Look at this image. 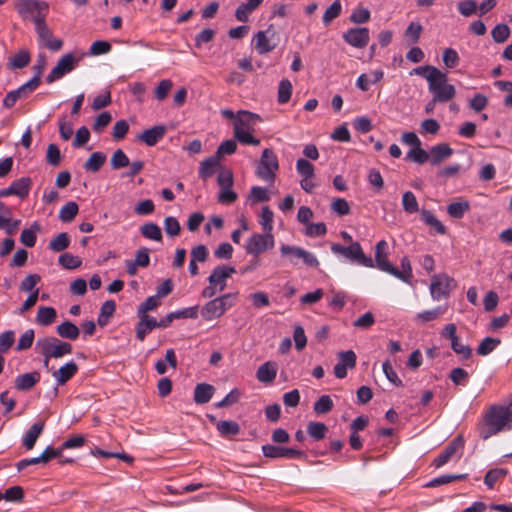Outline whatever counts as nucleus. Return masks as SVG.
Wrapping results in <instances>:
<instances>
[{"label":"nucleus","instance_id":"nucleus-61","mask_svg":"<svg viewBox=\"0 0 512 512\" xmlns=\"http://www.w3.org/2000/svg\"><path fill=\"white\" fill-rule=\"evenodd\" d=\"M509 35L510 28L506 24H498L491 31V36L493 40L497 43L505 42L508 39Z\"/></svg>","mask_w":512,"mask_h":512},{"label":"nucleus","instance_id":"nucleus-51","mask_svg":"<svg viewBox=\"0 0 512 512\" xmlns=\"http://www.w3.org/2000/svg\"><path fill=\"white\" fill-rule=\"evenodd\" d=\"M40 230V225L35 222L30 229H24L20 235L21 243L26 247H33L36 243V231Z\"/></svg>","mask_w":512,"mask_h":512},{"label":"nucleus","instance_id":"nucleus-33","mask_svg":"<svg viewBox=\"0 0 512 512\" xmlns=\"http://www.w3.org/2000/svg\"><path fill=\"white\" fill-rule=\"evenodd\" d=\"M57 334L68 340H76L80 335L79 328L71 321H64L56 327Z\"/></svg>","mask_w":512,"mask_h":512},{"label":"nucleus","instance_id":"nucleus-41","mask_svg":"<svg viewBox=\"0 0 512 512\" xmlns=\"http://www.w3.org/2000/svg\"><path fill=\"white\" fill-rule=\"evenodd\" d=\"M70 245V236L66 232H61L49 242V249L53 252H61Z\"/></svg>","mask_w":512,"mask_h":512},{"label":"nucleus","instance_id":"nucleus-62","mask_svg":"<svg viewBox=\"0 0 512 512\" xmlns=\"http://www.w3.org/2000/svg\"><path fill=\"white\" fill-rule=\"evenodd\" d=\"M449 379L455 385L465 386L468 382L469 374L463 368L457 367V368H454L451 370V372L449 374Z\"/></svg>","mask_w":512,"mask_h":512},{"label":"nucleus","instance_id":"nucleus-30","mask_svg":"<svg viewBox=\"0 0 512 512\" xmlns=\"http://www.w3.org/2000/svg\"><path fill=\"white\" fill-rule=\"evenodd\" d=\"M44 429V422L38 421L34 423L23 437V445L27 450H31Z\"/></svg>","mask_w":512,"mask_h":512},{"label":"nucleus","instance_id":"nucleus-43","mask_svg":"<svg viewBox=\"0 0 512 512\" xmlns=\"http://www.w3.org/2000/svg\"><path fill=\"white\" fill-rule=\"evenodd\" d=\"M140 232L143 237L154 240L161 241L162 240V232L160 227L155 223H145L140 227Z\"/></svg>","mask_w":512,"mask_h":512},{"label":"nucleus","instance_id":"nucleus-20","mask_svg":"<svg viewBox=\"0 0 512 512\" xmlns=\"http://www.w3.org/2000/svg\"><path fill=\"white\" fill-rule=\"evenodd\" d=\"M20 225V220H11V211L3 203L0 202V229H3L8 235L16 233Z\"/></svg>","mask_w":512,"mask_h":512},{"label":"nucleus","instance_id":"nucleus-47","mask_svg":"<svg viewBox=\"0 0 512 512\" xmlns=\"http://www.w3.org/2000/svg\"><path fill=\"white\" fill-rule=\"evenodd\" d=\"M334 407L333 400L329 395H322L313 406L314 412L317 415H324L329 413Z\"/></svg>","mask_w":512,"mask_h":512},{"label":"nucleus","instance_id":"nucleus-11","mask_svg":"<svg viewBox=\"0 0 512 512\" xmlns=\"http://www.w3.org/2000/svg\"><path fill=\"white\" fill-rule=\"evenodd\" d=\"M274 247V236L272 233L253 234L245 244V250L248 254L258 256L259 254Z\"/></svg>","mask_w":512,"mask_h":512},{"label":"nucleus","instance_id":"nucleus-60","mask_svg":"<svg viewBox=\"0 0 512 512\" xmlns=\"http://www.w3.org/2000/svg\"><path fill=\"white\" fill-rule=\"evenodd\" d=\"M296 170L301 177L313 178L315 175L313 164L303 158L297 160Z\"/></svg>","mask_w":512,"mask_h":512},{"label":"nucleus","instance_id":"nucleus-38","mask_svg":"<svg viewBox=\"0 0 512 512\" xmlns=\"http://www.w3.org/2000/svg\"><path fill=\"white\" fill-rule=\"evenodd\" d=\"M31 183L32 182L29 177H22L16 181H14L10 185L13 195H16L20 198L27 197L29 194V191H30Z\"/></svg>","mask_w":512,"mask_h":512},{"label":"nucleus","instance_id":"nucleus-64","mask_svg":"<svg viewBox=\"0 0 512 512\" xmlns=\"http://www.w3.org/2000/svg\"><path fill=\"white\" fill-rule=\"evenodd\" d=\"M164 229L167 235L176 237L180 234L181 226L175 217L168 216L164 219Z\"/></svg>","mask_w":512,"mask_h":512},{"label":"nucleus","instance_id":"nucleus-39","mask_svg":"<svg viewBox=\"0 0 512 512\" xmlns=\"http://www.w3.org/2000/svg\"><path fill=\"white\" fill-rule=\"evenodd\" d=\"M469 210L470 204L468 201L453 202L447 207V213L455 219H461Z\"/></svg>","mask_w":512,"mask_h":512},{"label":"nucleus","instance_id":"nucleus-19","mask_svg":"<svg viewBox=\"0 0 512 512\" xmlns=\"http://www.w3.org/2000/svg\"><path fill=\"white\" fill-rule=\"evenodd\" d=\"M379 270L388 273L391 263L388 260V243L380 240L375 246V260L373 261Z\"/></svg>","mask_w":512,"mask_h":512},{"label":"nucleus","instance_id":"nucleus-50","mask_svg":"<svg viewBox=\"0 0 512 512\" xmlns=\"http://www.w3.org/2000/svg\"><path fill=\"white\" fill-rule=\"evenodd\" d=\"M115 309H116V304L113 300H107L102 304V306L100 308L99 317H98V324L101 327H103L107 324L108 318H110L114 314Z\"/></svg>","mask_w":512,"mask_h":512},{"label":"nucleus","instance_id":"nucleus-4","mask_svg":"<svg viewBox=\"0 0 512 512\" xmlns=\"http://www.w3.org/2000/svg\"><path fill=\"white\" fill-rule=\"evenodd\" d=\"M16 10L23 19H31L37 26L46 21L49 5L41 0H18Z\"/></svg>","mask_w":512,"mask_h":512},{"label":"nucleus","instance_id":"nucleus-63","mask_svg":"<svg viewBox=\"0 0 512 512\" xmlns=\"http://www.w3.org/2000/svg\"><path fill=\"white\" fill-rule=\"evenodd\" d=\"M443 63L447 68H455L458 66L460 58L457 51L453 48H446L442 55Z\"/></svg>","mask_w":512,"mask_h":512},{"label":"nucleus","instance_id":"nucleus-48","mask_svg":"<svg viewBox=\"0 0 512 512\" xmlns=\"http://www.w3.org/2000/svg\"><path fill=\"white\" fill-rule=\"evenodd\" d=\"M500 343L501 340L498 338L486 337L480 342L476 352L481 356H486L494 351Z\"/></svg>","mask_w":512,"mask_h":512},{"label":"nucleus","instance_id":"nucleus-40","mask_svg":"<svg viewBox=\"0 0 512 512\" xmlns=\"http://www.w3.org/2000/svg\"><path fill=\"white\" fill-rule=\"evenodd\" d=\"M79 207L76 202H67L59 212V219L64 223L71 222L78 214Z\"/></svg>","mask_w":512,"mask_h":512},{"label":"nucleus","instance_id":"nucleus-49","mask_svg":"<svg viewBox=\"0 0 512 512\" xmlns=\"http://www.w3.org/2000/svg\"><path fill=\"white\" fill-rule=\"evenodd\" d=\"M423 27L418 22H411L404 32V37L409 44H415L419 41Z\"/></svg>","mask_w":512,"mask_h":512},{"label":"nucleus","instance_id":"nucleus-44","mask_svg":"<svg viewBox=\"0 0 512 512\" xmlns=\"http://www.w3.org/2000/svg\"><path fill=\"white\" fill-rule=\"evenodd\" d=\"M30 60V53L27 50H21L9 59L8 65L12 69H22L29 64Z\"/></svg>","mask_w":512,"mask_h":512},{"label":"nucleus","instance_id":"nucleus-27","mask_svg":"<svg viewBox=\"0 0 512 512\" xmlns=\"http://www.w3.org/2000/svg\"><path fill=\"white\" fill-rule=\"evenodd\" d=\"M264 0H247L238 6L235 11V17L240 22H248L249 15L261 6Z\"/></svg>","mask_w":512,"mask_h":512},{"label":"nucleus","instance_id":"nucleus-29","mask_svg":"<svg viewBox=\"0 0 512 512\" xmlns=\"http://www.w3.org/2000/svg\"><path fill=\"white\" fill-rule=\"evenodd\" d=\"M215 393V388L211 384L199 383L194 388L193 400L196 404L208 403Z\"/></svg>","mask_w":512,"mask_h":512},{"label":"nucleus","instance_id":"nucleus-22","mask_svg":"<svg viewBox=\"0 0 512 512\" xmlns=\"http://www.w3.org/2000/svg\"><path fill=\"white\" fill-rule=\"evenodd\" d=\"M41 379L37 371L18 375L14 380V386L19 391H28L32 389Z\"/></svg>","mask_w":512,"mask_h":512},{"label":"nucleus","instance_id":"nucleus-45","mask_svg":"<svg viewBox=\"0 0 512 512\" xmlns=\"http://www.w3.org/2000/svg\"><path fill=\"white\" fill-rule=\"evenodd\" d=\"M328 432V427L322 422H309L307 425V433L314 440H322Z\"/></svg>","mask_w":512,"mask_h":512},{"label":"nucleus","instance_id":"nucleus-1","mask_svg":"<svg viewBox=\"0 0 512 512\" xmlns=\"http://www.w3.org/2000/svg\"><path fill=\"white\" fill-rule=\"evenodd\" d=\"M512 429V406L494 405L486 412L478 425L479 437L487 440L503 431Z\"/></svg>","mask_w":512,"mask_h":512},{"label":"nucleus","instance_id":"nucleus-6","mask_svg":"<svg viewBox=\"0 0 512 512\" xmlns=\"http://www.w3.org/2000/svg\"><path fill=\"white\" fill-rule=\"evenodd\" d=\"M331 251L336 255H342L352 262H356L364 267H374V262L371 257H367L361 245L358 242H352L349 246H342L334 243L331 245Z\"/></svg>","mask_w":512,"mask_h":512},{"label":"nucleus","instance_id":"nucleus-34","mask_svg":"<svg viewBox=\"0 0 512 512\" xmlns=\"http://www.w3.org/2000/svg\"><path fill=\"white\" fill-rule=\"evenodd\" d=\"M216 428L222 437H231L239 434L240 426L233 420H221L216 423Z\"/></svg>","mask_w":512,"mask_h":512},{"label":"nucleus","instance_id":"nucleus-31","mask_svg":"<svg viewBox=\"0 0 512 512\" xmlns=\"http://www.w3.org/2000/svg\"><path fill=\"white\" fill-rule=\"evenodd\" d=\"M57 311L50 306H40L36 314V322L40 326H49L55 322Z\"/></svg>","mask_w":512,"mask_h":512},{"label":"nucleus","instance_id":"nucleus-54","mask_svg":"<svg viewBox=\"0 0 512 512\" xmlns=\"http://www.w3.org/2000/svg\"><path fill=\"white\" fill-rule=\"evenodd\" d=\"M451 349L461 360H468L472 356V348L463 344L459 338L451 342Z\"/></svg>","mask_w":512,"mask_h":512},{"label":"nucleus","instance_id":"nucleus-8","mask_svg":"<svg viewBox=\"0 0 512 512\" xmlns=\"http://www.w3.org/2000/svg\"><path fill=\"white\" fill-rule=\"evenodd\" d=\"M252 43L258 54H268L277 47L279 36L274 30L273 25H269L266 30L258 31L254 35Z\"/></svg>","mask_w":512,"mask_h":512},{"label":"nucleus","instance_id":"nucleus-56","mask_svg":"<svg viewBox=\"0 0 512 512\" xmlns=\"http://www.w3.org/2000/svg\"><path fill=\"white\" fill-rule=\"evenodd\" d=\"M445 311H446V309L441 306L436 307L435 309H432V310H425L416 315V320H418L422 323H427V322L436 320Z\"/></svg>","mask_w":512,"mask_h":512},{"label":"nucleus","instance_id":"nucleus-23","mask_svg":"<svg viewBox=\"0 0 512 512\" xmlns=\"http://www.w3.org/2000/svg\"><path fill=\"white\" fill-rule=\"evenodd\" d=\"M78 371V365L74 361H69L59 369L53 371L52 376L58 385H63L69 381Z\"/></svg>","mask_w":512,"mask_h":512},{"label":"nucleus","instance_id":"nucleus-3","mask_svg":"<svg viewBox=\"0 0 512 512\" xmlns=\"http://www.w3.org/2000/svg\"><path fill=\"white\" fill-rule=\"evenodd\" d=\"M35 348L43 356V365L46 368L51 358L58 359L72 353V345L56 337L39 338Z\"/></svg>","mask_w":512,"mask_h":512},{"label":"nucleus","instance_id":"nucleus-57","mask_svg":"<svg viewBox=\"0 0 512 512\" xmlns=\"http://www.w3.org/2000/svg\"><path fill=\"white\" fill-rule=\"evenodd\" d=\"M406 157L417 164H424L429 160V152L422 149L421 146H418L411 148Z\"/></svg>","mask_w":512,"mask_h":512},{"label":"nucleus","instance_id":"nucleus-53","mask_svg":"<svg viewBox=\"0 0 512 512\" xmlns=\"http://www.w3.org/2000/svg\"><path fill=\"white\" fill-rule=\"evenodd\" d=\"M59 264L65 269H76L81 266L82 260L78 256H74L70 253H63L58 258Z\"/></svg>","mask_w":512,"mask_h":512},{"label":"nucleus","instance_id":"nucleus-10","mask_svg":"<svg viewBox=\"0 0 512 512\" xmlns=\"http://www.w3.org/2000/svg\"><path fill=\"white\" fill-rule=\"evenodd\" d=\"M80 61V58L75 57L72 53L63 55L57 62L56 66L46 76V82L51 84L66 74L72 72Z\"/></svg>","mask_w":512,"mask_h":512},{"label":"nucleus","instance_id":"nucleus-12","mask_svg":"<svg viewBox=\"0 0 512 512\" xmlns=\"http://www.w3.org/2000/svg\"><path fill=\"white\" fill-rule=\"evenodd\" d=\"M35 31L38 36L40 46L46 47L52 52L59 51L62 48L63 41L53 37V33L47 26L46 21L35 26Z\"/></svg>","mask_w":512,"mask_h":512},{"label":"nucleus","instance_id":"nucleus-36","mask_svg":"<svg viewBox=\"0 0 512 512\" xmlns=\"http://www.w3.org/2000/svg\"><path fill=\"white\" fill-rule=\"evenodd\" d=\"M421 219L426 225L433 228L436 233L441 235L446 234V227L439 219H437V217L432 212L428 210H423L421 212Z\"/></svg>","mask_w":512,"mask_h":512},{"label":"nucleus","instance_id":"nucleus-7","mask_svg":"<svg viewBox=\"0 0 512 512\" xmlns=\"http://www.w3.org/2000/svg\"><path fill=\"white\" fill-rule=\"evenodd\" d=\"M280 253L292 265H297L298 260H302L308 267L317 268L319 266L317 257L299 246L282 244L280 246Z\"/></svg>","mask_w":512,"mask_h":512},{"label":"nucleus","instance_id":"nucleus-59","mask_svg":"<svg viewBox=\"0 0 512 512\" xmlns=\"http://www.w3.org/2000/svg\"><path fill=\"white\" fill-rule=\"evenodd\" d=\"M403 209L407 213H415L419 210L418 202L415 195L411 191H406L402 196Z\"/></svg>","mask_w":512,"mask_h":512},{"label":"nucleus","instance_id":"nucleus-42","mask_svg":"<svg viewBox=\"0 0 512 512\" xmlns=\"http://www.w3.org/2000/svg\"><path fill=\"white\" fill-rule=\"evenodd\" d=\"M507 473V470L503 468L491 469L486 473L484 483L489 489H493L498 481H501L506 477Z\"/></svg>","mask_w":512,"mask_h":512},{"label":"nucleus","instance_id":"nucleus-9","mask_svg":"<svg viewBox=\"0 0 512 512\" xmlns=\"http://www.w3.org/2000/svg\"><path fill=\"white\" fill-rule=\"evenodd\" d=\"M455 288V280L447 274H436L431 278L430 294L434 300L448 298Z\"/></svg>","mask_w":512,"mask_h":512},{"label":"nucleus","instance_id":"nucleus-16","mask_svg":"<svg viewBox=\"0 0 512 512\" xmlns=\"http://www.w3.org/2000/svg\"><path fill=\"white\" fill-rule=\"evenodd\" d=\"M236 272L234 267L230 266H217L213 269L208 277L209 284L216 286L220 291L226 288L227 279Z\"/></svg>","mask_w":512,"mask_h":512},{"label":"nucleus","instance_id":"nucleus-46","mask_svg":"<svg viewBox=\"0 0 512 512\" xmlns=\"http://www.w3.org/2000/svg\"><path fill=\"white\" fill-rule=\"evenodd\" d=\"M293 86L290 80L283 79L280 81L278 86L277 101L279 104L287 103L292 94Z\"/></svg>","mask_w":512,"mask_h":512},{"label":"nucleus","instance_id":"nucleus-52","mask_svg":"<svg viewBox=\"0 0 512 512\" xmlns=\"http://www.w3.org/2000/svg\"><path fill=\"white\" fill-rule=\"evenodd\" d=\"M466 474H450V475H441L429 481L426 484V487H437L445 484H449L451 482L462 480L466 478Z\"/></svg>","mask_w":512,"mask_h":512},{"label":"nucleus","instance_id":"nucleus-58","mask_svg":"<svg viewBox=\"0 0 512 512\" xmlns=\"http://www.w3.org/2000/svg\"><path fill=\"white\" fill-rule=\"evenodd\" d=\"M1 500L5 499L6 501L11 502H20L24 496V490L21 486H12L9 487L4 493L0 492Z\"/></svg>","mask_w":512,"mask_h":512},{"label":"nucleus","instance_id":"nucleus-15","mask_svg":"<svg viewBox=\"0 0 512 512\" xmlns=\"http://www.w3.org/2000/svg\"><path fill=\"white\" fill-rule=\"evenodd\" d=\"M338 357L339 361L334 367V374L338 379H343L347 376V369L355 367L357 357L352 350L342 351Z\"/></svg>","mask_w":512,"mask_h":512},{"label":"nucleus","instance_id":"nucleus-32","mask_svg":"<svg viewBox=\"0 0 512 512\" xmlns=\"http://www.w3.org/2000/svg\"><path fill=\"white\" fill-rule=\"evenodd\" d=\"M219 167V157L218 156H210L203 160L200 163L199 167V176L203 180H206L213 176V174L216 172L217 168Z\"/></svg>","mask_w":512,"mask_h":512},{"label":"nucleus","instance_id":"nucleus-21","mask_svg":"<svg viewBox=\"0 0 512 512\" xmlns=\"http://www.w3.org/2000/svg\"><path fill=\"white\" fill-rule=\"evenodd\" d=\"M260 117L257 114L249 111H239L238 116L234 120V131L242 130H253L256 121H259Z\"/></svg>","mask_w":512,"mask_h":512},{"label":"nucleus","instance_id":"nucleus-2","mask_svg":"<svg viewBox=\"0 0 512 512\" xmlns=\"http://www.w3.org/2000/svg\"><path fill=\"white\" fill-rule=\"evenodd\" d=\"M428 90L440 103H446L452 100L456 95V89L448 83L447 74L439 69H433L432 74L426 77Z\"/></svg>","mask_w":512,"mask_h":512},{"label":"nucleus","instance_id":"nucleus-28","mask_svg":"<svg viewBox=\"0 0 512 512\" xmlns=\"http://www.w3.org/2000/svg\"><path fill=\"white\" fill-rule=\"evenodd\" d=\"M139 322L136 325V337L138 340L143 341L148 333L157 327V320L149 315L138 316Z\"/></svg>","mask_w":512,"mask_h":512},{"label":"nucleus","instance_id":"nucleus-55","mask_svg":"<svg viewBox=\"0 0 512 512\" xmlns=\"http://www.w3.org/2000/svg\"><path fill=\"white\" fill-rule=\"evenodd\" d=\"M110 164L114 170H118L128 166L130 161L122 149H117L110 159Z\"/></svg>","mask_w":512,"mask_h":512},{"label":"nucleus","instance_id":"nucleus-35","mask_svg":"<svg viewBox=\"0 0 512 512\" xmlns=\"http://www.w3.org/2000/svg\"><path fill=\"white\" fill-rule=\"evenodd\" d=\"M106 161V155L103 152H93L84 164V169L89 172H98Z\"/></svg>","mask_w":512,"mask_h":512},{"label":"nucleus","instance_id":"nucleus-24","mask_svg":"<svg viewBox=\"0 0 512 512\" xmlns=\"http://www.w3.org/2000/svg\"><path fill=\"white\" fill-rule=\"evenodd\" d=\"M388 274L396 277L397 279L407 284H410L411 279L413 278V273L409 258L407 256H404L401 259V270L397 269L395 266L391 264Z\"/></svg>","mask_w":512,"mask_h":512},{"label":"nucleus","instance_id":"nucleus-25","mask_svg":"<svg viewBox=\"0 0 512 512\" xmlns=\"http://www.w3.org/2000/svg\"><path fill=\"white\" fill-rule=\"evenodd\" d=\"M453 154V149L446 143L437 144L431 147L429 160L432 165H439L443 160Z\"/></svg>","mask_w":512,"mask_h":512},{"label":"nucleus","instance_id":"nucleus-14","mask_svg":"<svg viewBox=\"0 0 512 512\" xmlns=\"http://www.w3.org/2000/svg\"><path fill=\"white\" fill-rule=\"evenodd\" d=\"M262 452L265 457L268 458H288V459H294V458H300L304 457L305 453L303 451L294 449V448H285V447H278L271 444H266L262 446Z\"/></svg>","mask_w":512,"mask_h":512},{"label":"nucleus","instance_id":"nucleus-18","mask_svg":"<svg viewBox=\"0 0 512 512\" xmlns=\"http://www.w3.org/2000/svg\"><path fill=\"white\" fill-rule=\"evenodd\" d=\"M166 127L164 125H156L152 128L144 130L137 138L139 141L145 143L147 146H155L166 134Z\"/></svg>","mask_w":512,"mask_h":512},{"label":"nucleus","instance_id":"nucleus-5","mask_svg":"<svg viewBox=\"0 0 512 512\" xmlns=\"http://www.w3.org/2000/svg\"><path fill=\"white\" fill-rule=\"evenodd\" d=\"M279 170V161L275 152L270 148L262 151L260 160L256 166V175L261 180L273 183Z\"/></svg>","mask_w":512,"mask_h":512},{"label":"nucleus","instance_id":"nucleus-17","mask_svg":"<svg viewBox=\"0 0 512 512\" xmlns=\"http://www.w3.org/2000/svg\"><path fill=\"white\" fill-rule=\"evenodd\" d=\"M464 445V440L461 436L455 438L433 461L436 468H440L450 461L455 453Z\"/></svg>","mask_w":512,"mask_h":512},{"label":"nucleus","instance_id":"nucleus-26","mask_svg":"<svg viewBox=\"0 0 512 512\" xmlns=\"http://www.w3.org/2000/svg\"><path fill=\"white\" fill-rule=\"evenodd\" d=\"M278 365L275 362L267 361L259 366L256 377L262 383H272L277 375Z\"/></svg>","mask_w":512,"mask_h":512},{"label":"nucleus","instance_id":"nucleus-13","mask_svg":"<svg viewBox=\"0 0 512 512\" xmlns=\"http://www.w3.org/2000/svg\"><path fill=\"white\" fill-rule=\"evenodd\" d=\"M343 39L352 47L362 49L369 43V29L366 27L350 28L343 34Z\"/></svg>","mask_w":512,"mask_h":512},{"label":"nucleus","instance_id":"nucleus-37","mask_svg":"<svg viewBox=\"0 0 512 512\" xmlns=\"http://www.w3.org/2000/svg\"><path fill=\"white\" fill-rule=\"evenodd\" d=\"M201 315L205 320H213L216 318H220L223 314V312L220 309V306L216 299H212L209 302H207L201 310Z\"/></svg>","mask_w":512,"mask_h":512}]
</instances>
